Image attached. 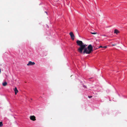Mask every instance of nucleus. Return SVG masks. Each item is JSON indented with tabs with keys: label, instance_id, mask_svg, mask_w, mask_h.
Segmentation results:
<instances>
[{
	"label": "nucleus",
	"instance_id": "nucleus-8",
	"mask_svg": "<svg viewBox=\"0 0 127 127\" xmlns=\"http://www.w3.org/2000/svg\"><path fill=\"white\" fill-rule=\"evenodd\" d=\"M91 33L93 34H97V32H91Z\"/></svg>",
	"mask_w": 127,
	"mask_h": 127
},
{
	"label": "nucleus",
	"instance_id": "nucleus-15",
	"mask_svg": "<svg viewBox=\"0 0 127 127\" xmlns=\"http://www.w3.org/2000/svg\"><path fill=\"white\" fill-rule=\"evenodd\" d=\"M103 36H105V35H104Z\"/></svg>",
	"mask_w": 127,
	"mask_h": 127
},
{
	"label": "nucleus",
	"instance_id": "nucleus-5",
	"mask_svg": "<svg viewBox=\"0 0 127 127\" xmlns=\"http://www.w3.org/2000/svg\"><path fill=\"white\" fill-rule=\"evenodd\" d=\"M14 90L15 92V94L16 95L17 94L18 92V91L17 89V88L16 87L14 89Z\"/></svg>",
	"mask_w": 127,
	"mask_h": 127
},
{
	"label": "nucleus",
	"instance_id": "nucleus-6",
	"mask_svg": "<svg viewBox=\"0 0 127 127\" xmlns=\"http://www.w3.org/2000/svg\"><path fill=\"white\" fill-rule=\"evenodd\" d=\"M119 32V31L117 29H115L114 30V33H116L117 34Z\"/></svg>",
	"mask_w": 127,
	"mask_h": 127
},
{
	"label": "nucleus",
	"instance_id": "nucleus-10",
	"mask_svg": "<svg viewBox=\"0 0 127 127\" xmlns=\"http://www.w3.org/2000/svg\"><path fill=\"white\" fill-rule=\"evenodd\" d=\"M88 97L89 98H92V96H88Z\"/></svg>",
	"mask_w": 127,
	"mask_h": 127
},
{
	"label": "nucleus",
	"instance_id": "nucleus-7",
	"mask_svg": "<svg viewBox=\"0 0 127 127\" xmlns=\"http://www.w3.org/2000/svg\"><path fill=\"white\" fill-rule=\"evenodd\" d=\"M7 85V83L5 82L2 83V85L3 86H5Z\"/></svg>",
	"mask_w": 127,
	"mask_h": 127
},
{
	"label": "nucleus",
	"instance_id": "nucleus-4",
	"mask_svg": "<svg viewBox=\"0 0 127 127\" xmlns=\"http://www.w3.org/2000/svg\"><path fill=\"white\" fill-rule=\"evenodd\" d=\"M30 119L31 120L33 121H35L36 120L35 117L33 115L31 116L30 117Z\"/></svg>",
	"mask_w": 127,
	"mask_h": 127
},
{
	"label": "nucleus",
	"instance_id": "nucleus-3",
	"mask_svg": "<svg viewBox=\"0 0 127 127\" xmlns=\"http://www.w3.org/2000/svg\"><path fill=\"white\" fill-rule=\"evenodd\" d=\"M35 64V63L34 62H32L30 61L27 64V66H29L33 65Z\"/></svg>",
	"mask_w": 127,
	"mask_h": 127
},
{
	"label": "nucleus",
	"instance_id": "nucleus-11",
	"mask_svg": "<svg viewBox=\"0 0 127 127\" xmlns=\"http://www.w3.org/2000/svg\"><path fill=\"white\" fill-rule=\"evenodd\" d=\"M103 48V47H102L101 46H100L98 48Z\"/></svg>",
	"mask_w": 127,
	"mask_h": 127
},
{
	"label": "nucleus",
	"instance_id": "nucleus-12",
	"mask_svg": "<svg viewBox=\"0 0 127 127\" xmlns=\"http://www.w3.org/2000/svg\"><path fill=\"white\" fill-rule=\"evenodd\" d=\"M107 47V46H104V47H103V48H106Z\"/></svg>",
	"mask_w": 127,
	"mask_h": 127
},
{
	"label": "nucleus",
	"instance_id": "nucleus-1",
	"mask_svg": "<svg viewBox=\"0 0 127 127\" xmlns=\"http://www.w3.org/2000/svg\"><path fill=\"white\" fill-rule=\"evenodd\" d=\"M76 43L80 47L78 49V51L80 53H82L83 49L84 51L83 52L84 54H89L93 51V47L91 44L89 45L87 48L86 47L87 45L84 44L81 41L77 40Z\"/></svg>",
	"mask_w": 127,
	"mask_h": 127
},
{
	"label": "nucleus",
	"instance_id": "nucleus-9",
	"mask_svg": "<svg viewBox=\"0 0 127 127\" xmlns=\"http://www.w3.org/2000/svg\"><path fill=\"white\" fill-rule=\"evenodd\" d=\"M3 126L2 123L1 122H0V127H1Z\"/></svg>",
	"mask_w": 127,
	"mask_h": 127
},
{
	"label": "nucleus",
	"instance_id": "nucleus-2",
	"mask_svg": "<svg viewBox=\"0 0 127 127\" xmlns=\"http://www.w3.org/2000/svg\"><path fill=\"white\" fill-rule=\"evenodd\" d=\"M69 34L70 36L72 39L73 40H74V39L75 36L73 32H70L69 33Z\"/></svg>",
	"mask_w": 127,
	"mask_h": 127
},
{
	"label": "nucleus",
	"instance_id": "nucleus-14",
	"mask_svg": "<svg viewBox=\"0 0 127 127\" xmlns=\"http://www.w3.org/2000/svg\"><path fill=\"white\" fill-rule=\"evenodd\" d=\"M83 87H85V88H86V86H83Z\"/></svg>",
	"mask_w": 127,
	"mask_h": 127
},
{
	"label": "nucleus",
	"instance_id": "nucleus-13",
	"mask_svg": "<svg viewBox=\"0 0 127 127\" xmlns=\"http://www.w3.org/2000/svg\"><path fill=\"white\" fill-rule=\"evenodd\" d=\"M116 45V44H112V45L113 46H114L115 45Z\"/></svg>",
	"mask_w": 127,
	"mask_h": 127
}]
</instances>
